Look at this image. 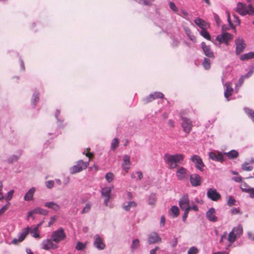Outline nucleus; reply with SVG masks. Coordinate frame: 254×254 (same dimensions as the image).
<instances>
[{"instance_id":"obj_47","label":"nucleus","mask_w":254,"mask_h":254,"mask_svg":"<svg viewBox=\"0 0 254 254\" xmlns=\"http://www.w3.org/2000/svg\"><path fill=\"white\" fill-rule=\"evenodd\" d=\"M178 14L186 19L189 18V13L185 9H181L178 12Z\"/></svg>"},{"instance_id":"obj_37","label":"nucleus","mask_w":254,"mask_h":254,"mask_svg":"<svg viewBox=\"0 0 254 254\" xmlns=\"http://www.w3.org/2000/svg\"><path fill=\"white\" fill-rule=\"evenodd\" d=\"M210 58H204L202 65L206 70H208L210 68L211 61Z\"/></svg>"},{"instance_id":"obj_21","label":"nucleus","mask_w":254,"mask_h":254,"mask_svg":"<svg viewBox=\"0 0 254 254\" xmlns=\"http://www.w3.org/2000/svg\"><path fill=\"white\" fill-rule=\"evenodd\" d=\"M194 22L201 30L206 29L209 27L208 23L201 18H196L194 20Z\"/></svg>"},{"instance_id":"obj_1","label":"nucleus","mask_w":254,"mask_h":254,"mask_svg":"<svg viewBox=\"0 0 254 254\" xmlns=\"http://www.w3.org/2000/svg\"><path fill=\"white\" fill-rule=\"evenodd\" d=\"M184 158L185 156L183 154L172 155L166 153L163 157L164 161L168 164L170 169H174L182 164Z\"/></svg>"},{"instance_id":"obj_33","label":"nucleus","mask_w":254,"mask_h":254,"mask_svg":"<svg viewBox=\"0 0 254 254\" xmlns=\"http://www.w3.org/2000/svg\"><path fill=\"white\" fill-rule=\"evenodd\" d=\"M29 232L30 228L29 227H27L24 229L22 232L19 234V238H20V241H23L25 239L27 234L29 233Z\"/></svg>"},{"instance_id":"obj_24","label":"nucleus","mask_w":254,"mask_h":254,"mask_svg":"<svg viewBox=\"0 0 254 254\" xmlns=\"http://www.w3.org/2000/svg\"><path fill=\"white\" fill-rule=\"evenodd\" d=\"M224 157L227 156L230 159H234L238 157L239 152L236 150H232L228 152H223Z\"/></svg>"},{"instance_id":"obj_42","label":"nucleus","mask_w":254,"mask_h":254,"mask_svg":"<svg viewBox=\"0 0 254 254\" xmlns=\"http://www.w3.org/2000/svg\"><path fill=\"white\" fill-rule=\"evenodd\" d=\"M86 247V243H82L80 242H78L75 246V249L77 251H82Z\"/></svg>"},{"instance_id":"obj_49","label":"nucleus","mask_w":254,"mask_h":254,"mask_svg":"<svg viewBox=\"0 0 254 254\" xmlns=\"http://www.w3.org/2000/svg\"><path fill=\"white\" fill-rule=\"evenodd\" d=\"M250 188L251 187L245 182L242 183L240 186L242 191L245 192H247Z\"/></svg>"},{"instance_id":"obj_29","label":"nucleus","mask_w":254,"mask_h":254,"mask_svg":"<svg viewBox=\"0 0 254 254\" xmlns=\"http://www.w3.org/2000/svg\"><path fill=\"white\" fill-rule=\"evenodd\" d=\"M183 28L189 39L193 42H196V38L195 36L192 34L191 30L190 28L187 26H184Z\"/></svg>"},{"instance_id":"obj_44","label":"nucleus","mask_w":254,"mask_h":254,"mask_svg":"<svg viewBox=\"0 0 254 254\" xmlns=\"http://www.w3.org/2000/svg\"><path fill=\"white\" fill-rule=\"evenodd\" d=\"M199 33L204 38L207 40H210V36L209 33L206 30V29L201 30Z\"/></svg>"},{"instance_id":"obj_11","label":"nucleus","mask_w":254,"mask_h":254,"mask_svg":"<svg viewBox=\"0 0 254 254\" xmlns=\"http://www.w3.org/2000/svg\"><path fill=\"white\" fill-rule=\"evenodd\" d=\"M164 97V94L160 92H155L154 93L150 94L148 96L145 97L142 99V102L144 104H147L153 100L163 98Z\"/></svg>"},{"instance_id":"obj_56","label":"nucleus","mask_w":254,"mask_h":254,"mask_svg":"<svg viewBox=\"0 0 254 254\" xmlns=\"http://www.w3.org/2000/svg\"><path fill=\"white\" fill-rule=\"evenodd\" d=\"M184 210V213L182 216V220L184 222H185L186 221V219L188 216V214H189L190 210H189L188 209H186V210Z\"/></svg>"},{"instance_id":"obj_62","label":"nucleus","mask_w":254,"mask_h":254,"mask_svg":"<svg viewBox=\"0 0 254 254\" xmlns=\"http://www.w3.org/2000/svg\"><path fill=\"white\" fill-rule=\"evenodd\" d=\"M193 210L195 211H198V207L195 204H194L193 203H191V206H190V210Z\"/></svg>"},{"instance_id":"obj_53","label":"nucleus","mask_w":254,"mask_h":254,"mask_svg":"<svg viewBox=\"0 0 254 254\" xmlns=\"http://www.w3.org/2000/svg\"><path fill=\"white\" fill-rule=\"evenodd\" d=\"M198 252V250L196 247H191L189 249L188 254H197Z\"/></svg>"},{"instance_id":"obj_23","label":"nucleus","mask_w":254,"mask_h":254,"mask_svg":"<svg viewBox=\"0 0 254 254\" xmlns=\"http://www.w3.org/2000/svg\"><path fill=\"white\" fill-rule=\"evenodd\" d=\"M36 191L35 188L30 189L25 194L24 199L25 201H30L33 199V195Z\"/></svg>"},{"instance_id":"obj_54","label":"nucleus","mask_w":254,"mask_h":254,"mask_svg":"<svg viewBox=\"0 0 254 254\" xmlns=\"http://www.w3.org/2000/svg\"><path fill=\"white\" fill-rule=\"evenodd\" d=\"M235 199L232 196H230L227 201V203L229 206H232L235 204Z\"/></svg>"},{"instance_id":"obj_2","label":"nucleus","mask_w":254,"mask_h":254,"mask_svg":"<svg viewBox=\"0 0 254 254\" xmlns=\"http://www.w3.org/2000/svg\"><path fill=\"white\" fill-rule=\"evenodd\" d=\"M236 11H237L241 15H245L246 14L254 15V8L251 4L247 5L242 2H239L236 7ZM254 24V21H253Z\"/></svg>"},{"instance_id":"obj_45","label":"nucleus","mask_w":254,"mask_h":254,"mask_svg":"<svg viewBox=\"0 0 254 254\" xmlns=\"http://www.w3.org/2000/svg\"><path fill=\"white\" fill-rule=\"evenodd\" d=\"M32 236L35 238H39L40 235L38 232V227H35L29 232Z\"/></svg>"},{"instance_id":"obj_36","label":"nucleus","mask_w":254,"mask_h":254,"mask_svg":"<svg viewBox=\"0 0 254 254\" xmlns=\"http://www.w3.org/2000/svg\"><path fill=\"white\" fill-rule=\"evenodd\" d=\"M140 247V243L138 239H134L132 241V243L130 245L131 250L133 252L135 250L138 249Z\"/></svg>"},{"instance_id":"obj_31","label":"nucleus","mask_w":254,"mask_h":254,"mask_svg":"<svg viewBox=\"0 0 254 254\" xmlns=\"http://www.w3.org/2000/svg\"><path fill=\"white\" fill-rule=\"evenodd\" d=\"M179 212V208L177 206L174 205L171 208L169 213L173 218H176L178 216Z\"/></svg>"},{"instance_id":"obj_12","label":"nucleus","mask_w":254,"mask_h":254,"mask_svg":"<svg viewBox=\"0 0 254 254\" xmlns=\"http://www.w3.org/2000/svg\"><path fill=\"white\" fill-rule=\"evenodd\" d=\"M179 206L182 210H190V203L188 194H184L180 199Z\"/></svg>"},{"instance_id":"obj_63","label":"nucleus","mask_w":254,"mask_h":254,"mask_svg":"<svg viewBox=\"0 0 254 254\" xmlns=\"http://www.w3.org/2000/svg\"><path fill=\"white\" fill-rule=\"evenodd\" d=\"M232 180L238 183L242 182V178L241 177H233Z\"/></svg>"},{"instance_id":"obj_55","label":"nucleus","mask_w":254,"mask_h":254,"mask_svg":"<svg viewBox=\"0 0 254 254\" xmlns=\"http://www.w3.org/2000/svg\"><path fill=\"white\" fill-rule=\"evenodd\" d=\"M170 8L174 12H176L178 11V9L175 4L173 2H169Z\"/></svg>"},{"instance_id":"obj_28","label":"nucleus","mask_w":254,"mask_h":254,"mask_svg":"<svg viewBox=\"0 0 254 254\" xmlns=\"http://www.w3.org/2000/svg\"><path fill=\"white\" fill-rule=\"evenodd\" d=\"M39 101V93L37 91H35L32 96L31 104L33 105V108H35L36 104Z\"/></svg>"},{"instance_id":"obj_5","label":"nucleus","mask_w":254,"mask_h":254,"mask_svg":"<svg viewBox=\"0 0 254 254\" xmlns=\"http://www.w3.org/2000/svg\"><path fill=\"white\" fill-rule=\"evenodd\" d=\"M113 188V186H112L111 187H105L104 188H101V195L102 196L105 197L104 204L106 206L108 205V202L111 197V191Z\"/></svg>"},{"instance_id":"obj_10","label":"nucleus","mask_w":254,"mask_h":254,"mask_svg":"<svg viewBox=\"0 0 254 254\" xmlns=\"http://www.w3.org/2000/svg\"><path fill=\"white\" fill-rule=\"evenodd\" d=\"M190 160L194 164L195 167L200 171H203L204 164L201 158L197 155H193L190 157Z\"/></svg>"},{"instance_id":"obj_9","label":"nucleus","mask_w":254,"mask_h":254,"mask_svg":"<svg viewBox=\"0 0 254 254\" xmlns=\"http://www.w3.org/2000/svg\"><path fill=\"white\" fill-rule=\"evenodd\" d=\"M235 43L236 45V55H239L243 52L246 47V44L245 43L244 39L240 37L235 40Z\"/></svg>"},{"instance_id":"obj_64","label":"nucleus","mask_w":254,"mask_h":254,"mask_svg":"<svg viewBox=\"0 0 254 254\" xmlns=\"http://www.w3.org/2000/svg\"><path fill=\"white\" fill-rule=\"evenodd\" d=\"M7 205H4L0 209V215L3 214L4 212L7 209Z\"/></svg>"},{"instance_id":"obj_51","label":"nucleus","mask_w":254,"mask_h":254,"mask_svg":"<svg viewBox=\"0 0 254 254\" xmlns=\"http://www.w3.org/2000/svg\"><path fill=\"white\" fill-rule=\"evenodd\" d=\"M123 160V164H127L128 165H130L131 164L130 157L128 155L126 154L124 155Z\"/></svg>"},{"instance_id":"obj_34","label":"nucleus","mask_w":254,"mask_h":254,"mask_svg":"<svg viewBox=\"0 0 254 254\" xmlns=\"http://www.w3.org/2000/svg\"><path fill=\"white\" fill-rule=\"evenodd\" d=\"M136 206V203L134 201H130L127 202V204L126 203L123 204V208L124 209L127 211H129L131 207H134Z\"/></svg>"},{"instance_id":"obj_60","label":"nucleus","mask_w":254,"mask_h":254,"mask_svg":"<svg viewBox=\"0 0 254 254\" xmlns=\"http://www.w3.org/2000/svg\"><path fill=\"white\" fill-rule=\"evenodd\" d=\"M178 244V239L177 237H174L173 241L170 243V245L172 248L176 247Z\"/></svg>"},{"instance_id":"obj_6","label":"nucleus","mask_w":254,"mask_h":254,"mask_svg":"<svg viewBox=\"0 0 254 254\" xmlns=\"http://www.w3.org/2000/svg\"><path fill=\"white\" fill-rule=\"evenodd\" d=\"M233 35L231 34L222 32L221 34L217 36L216 40L219 41L220 44L224 43L226 45L229 44V42L233 38Z\"/></svg>"},{"instance_id":"obj_20","label":"nucleus","mask_w":254,"mask_h":254,"mask_svg":"<svg viewBox=\"0 0 254 254\" xmlns=\"http://www.w3.org/2000/svg\"><path fill=\"white\" fill-rule=\"evenodd\" d=\"M187 172V170L185 168L183 167H179L176 172V175L178 179L179 180H183L186 177Z\"/></svg>"},{"instance_id":"obj_58","label":"nucleus","mask_w":254,"mask_h":254,"mask_svg":"<svg viewBox=\"0 0 254 254\" xmlns=\"http://www.w3.org/2000/svg\"><path fill=\"white\" fill-rule=\"evenodd\" d=\"M239 213H241L239 208H233L231 209V214L232 215H236Z\"/></svg>"},{"instance_id":"obj_3","label":"nucleus","mask_w":254,"mask_h":254,"mask_svg":"<svg viewBox=\"0 0 254 254\" xmlns=\"http://www.w3.org/2000/svg\"><path fill=\"white\" fill-rule=\"evenodd\" d=\"M65 238L66 235L62 228H60L57 230L53 232L51 235V239L57 244Z\"/></svg>"},{"instance_id":"obj_48","label":"nucleus","mask_w":254,"mask_h":254,"mask_svg":"<svg viewBox=\"0 0 254 254\" xmlns=\"http://www.w3.org/2000/svg\"><path fill=\"white\" fill-rule=\"evenodd\" d=\"M242 169L246 171H252L253 167L252 166H249V163L245 162L242 166Z\"/></svg>"},{"instance_id":"obj_43","label":"nucleus","mask_w":254,"mask_h":254,"mask_svg":"<svg viewBox=\"0 0 254 254\" xmlns=\"http://www.w3.org/2000/svg\"><path fill=\"white\" fill-rule=\"evenodd\" d=\"M119 139L117 138H115L113 139L111 144V148L112 150L116 149L119 146Z\"/></svg>"},{"instance_id":"obj_8","label":"nucleus","mask_w":254,"mask_h":254,"mask_svg":"<svg viewBox=\"0 0 254 254\" xmlns=\"http://www.w3.org/2000/svg\"><path fill=\"white\" fill-rule=\"evenodd\" d=\"M93 246L98 250H103L105 248L103 238L99 234H96L93 237Z\"/></svg>"},{"instance_id":"obj_40","label":"nucleus","mask_w":254,"mask_h":254,"mask_svg":"<svg viewBox=\"0 0 254 254\" xmlns=\"http://www.w3.org/2000/svg\"><path fill=\"white\" fill-rule=\"evenodd\" d=\"M244 111L254 123V111L248 108H245Z\"/></svg>"},{"instance_id":"obj_27","label":"nucleus","mask_w":254,"mask_h":254,"mask_svg":"<svg viewBox=\"0 0 254 254\" xmlns=\"http://www.w3.org/2000/svg\"><path fill=\"white\" fill-rule=\"evenodd\" d=\"M232 231L235 233V235L238 238L243 234V227L241 225H239L237 227H234Z\"/></svg>"},{"instance_id":"obj_38","label":"nucleus","mask_w":254,"mask_h":254,"mask_svg":"<svg viewBox=\"0 0 254 254\" xmlns=\"http://www.w3.org/2000/svg\"><path fill=\"white\" fill-rule=\"evenodd\" d=\"M156 195L155 193H152L149 195L148 200V203L150 205H154L156 201Z\"/></svg>"},{"instance_id":"obj_41","label":"nucleus","mask_w":254,"mask_h":254,"mask_svg":"<svg viewBox=\"0 0 254 254\" xmlns=\"http://www.w3.org/2000/svg\"><path fill=\"white\" fill-rule=\"evenodd\" d=\"M105 179L109 183L112 182L115 178V176L113 173L108 172L106 173L105 176Z\"/></svg>"},{"instance_id":"obj_14","label":"nucleus","mask_w":254,"mask_h":254,"mask_svg":"<svg viewBox=\"0 0 254 254\" xmlns=\"http://www.w3.org/2000/svg\"><path fill=\"white\" fill-rule=\"evenodd\" d=\"M201 48L203 51L204 54L209 58L214 59L215 58L214 55L212 51L211 50L210 47L207 45L205 42H202L201 43Z\"/></svg>"},{"instance_id":"obj_39","label":"nucleus","mask_w":254,"mask_h":254,"mask_svg":"<svg viewBox=\"0 0 254 254\" xmlns=\"http://www.w3.org/2000/svg\"><path fill=\"white\" fill-rule=\"evenodd\" d=\"M237 238L235 233L231 231L228 235L227 239L230 244H232L235 242Z\"/></svg>"},{"instance_id":"obj_15","label":"nucleus","mask_w":254,"mask_h":254,"mask_svg":"<svg viewBox=\"0 0 254 254\" xmlns=\"http://www.w3.org/2000/svg\"><path fill=\"white\" fill-rule=\"evenodd\" d=\"M207 197L213 201H217L221 197L220 194L213 188L209 189L207 192Z\"/></svg>"},{"instance_id":"obj_32","label":"nucleus","mask_w":254,"mask_h":254,"mask_svg":"<svg viewBox=\"0 0 254 254\" xmlns=\"http://www.w3.org/2000/svg\"><path fill=\"white\" fill-rule=\"evenodd\" d=\"M253 58H254V52H250L248 53L244 54L240 57V60L243 61Z\"/></svg>"},{"instance_id":"obj_25","label":"nucleus","mask_w":254,"mask_h":254,"mask_svg":"<svg viewBox=\"0 0 254 254\" xmlns=\"http://www.w3.org/2000/svg\"><path fill=\"white\" fill-rule=\"evenodd\" d=\"M61 112L59 110H57L55 114V117L57 120L58 126L59 127H64V125L63 124L64 119L62 118H60L59 116L60 115Z\"/></svg>"},{"instance_id":"obj_52","label":"nucleus","mask_w":254,"mask_h":254,"mask_svg":"<svg viewBox=\"0 0 254 254\" xmlns=\"http://www.w3.org/2000/svg\"><path fill=\"white\" fill-rule=\"evenodd\" d=\"M14 192V190H11L7 192V195L5 198V200L7 202L10 201L11 199V198H12Z\"/></svg>"},{"instance_id":"obj_16","label":"nucleus","mask_w":254,"mask_h":254,"mask_svg":"<svg viewBox=\"0 0 254 254\" xmlns=\"http://www.w3.org/2000/svg\"><path fill=\"white\" fill-rule=\"evenodd\" d=\"M209 157L213 161L222 162L224 161V154L222 152L218 151L217 153L210 152L209 153Z\"/></svg>"},{"instance_id":"obj_13","label":"nucleus","mask_w":254,"mask_h":254,"mask_svg":"<svg viewBox=\"0 0 254 254\" xmlns=\"http://www.w3.org/2000/svg\"><path fill=\"white\" fill-rule=\"evenodd\" d=\"M53 242L54 241L52 239H48L44 240L42 243V249L46 250H49L50 249L55 250L57 249L59 247L58 244H54Z\"/></svg>"},{"instance_id":"obj_59","label":"nucleus","mask_w":254,"mask_h":254,"mask_svg":"<svg viewBox=\"0 0 254 254\" xmlns=\"http://www.w3.org/2000/svg\"><path fill=\"white\" fill-rule=\"evenodd\" d=\"M247 193L249 194V196L251 198H254V188H250L247 191Z\"/></svg>"},{"instance_id":"obj_57","label":"nucleus","mask_w":254,"mask_h":254,"mask_svg":"<svg viewBox=\"0 0 254 254\" xmlns=\"http://www.w3.org/2000/svg\"><path fill=\"white\" fill-rule=\"evenodd\" d=\"M46 186L48 189H52L54 187V181H48L45 182Z\"/></svg>"},{"instance_id":"obj_7","label":"nucleus","mask_w":254,"mask_h":254,"mask_svg":"<svg viewBox=\"0 0 254 254\" xmlns=\"http://www.w3.org/2000/svg\"><path fill=\"white\" fill-rule=\"evenodd\" d=\"M182 124L181 126L183 129V131L186 133H190L192 127V124L191 121L187 117H182Z\"/></svg>"},{"instance_id":"obj_17","label":"nucleus","mask_w":254,"mask_h":254,"mask_svg":"<svg viewBox=\"0 0 254 254\" xmlns=\"http://www.w3.org/2000/svg\"><path fill=\"white\" fill-rule=\"evenodd\" d=\"M190 180L191 185L192 187H197L201 185V179L200 176L196 174H193L190 175Z\"/></svg>"},{"instance_id":"obj_26","label":"nucleus","mask_w":254,"mask_h":254,"mask_svg":"<svg viewBox=\"0 0 254 254\" xmlns=\"http://www.w3.org/2000/svg\"><path fill=\"white\" fill-rule=\"evenodd\" d=\"M44 206L46 207L51 208L57 211L59 210L60 206L54 201L46 202L44 204Z\"/></svg>"},{"instance_id":"obj_61","label":"nucleus","mask_w":254,"mask_h":254,"mask_svg":"<svg viewBox=\"0 0 254 254\" xmlns=\"http://www.w3.org/2000/svg\"><path fill=\"white\" fill-rule=\"evenodd\" d=\"M122 167L123 170L127 173L128 172L130 168L129 165L125 164H122Z\"/></svg>"},{"instance_id":"obj_46","label":"nucleus","mask_w":254,"mask_h":254,"mask_svg":"<svg viewBox=\"0 0 254 254\" xmlns=\"http://www.w3.org/2000/svg\"><path fill=\"white\" fill-rule=\"evenodd\" d=\"M91 203L90 202H88L86 204L85 207L83 208L81 211L82 214L87 213L89 212L91 209Z\"/></svg>"},{"instance_id":"obj_4","label":"nucleus","mask_w":254,"mask_h":254,"mask_svg":"<svg viewBox=\"0 0 254 254\" xmlns=\"http://www.w3.org/2000/svg\"><path fill=\"white\" fill-rule=\"evenodd\" d=\"M89 160L86 162H84L82 160L78 161L76 165L70 168V173L74 174L86 169L89 165Z\"/></svg>"},{"instance_id":"obj_30","label":"nucleus","mask_w":254,"mask_h":254,"mask_svg":"<svg viewBox=\"0 0 254 254\" xmlns=\"http://www.w3.org/2000/svg\"><path fill=\"white\" fill-rule=\"evenodd\" d=\"M21 155V153L20 152L18 153V155H12L8 157L7 159V162L8 164H12L14 162H17L19 159L20 156Z\"/></svg>"},{"instance_id":"obj_50","label":"nucleus","mask_w":254,"mask_h":254,"mask_svg":"<svg viewBox=\"0 0 254 254\" xmlns=\"http://www.w3.org/2000/svg\"><path fill=\"white\" fill-rule=\"evenodd\" d=\"M154 0H138V2L145 5L150 6Z\"/></svg>"},{"instance_id":"obj_18","label":"nucleus","mask_w":254,"mask_h":254,"mask_svg":"<svg viewBox=\"0 0 254 254\" xmlns=\"http://www.w3.org/2000/svg\"><path fill=\"white\" fill-rule=\"evenodd\" d=\"M207 219L211 222H216L218 220L215 216V209L212 207L210 208L206 213Z\"/></svg>"},{"instance_id":"obj_19","label":"nucleus","mask_w":254,"mask_h":254,"mask_svg":"<svg viewBox=\"0 0 254 254\" xmlns=\"http://www.w3.org/2000/svg\"><path fill=\"white\" fill-rule=\"evenodd\" d=\"M161 241V238L156 233H153L148 236V242L149 245L155 244Z\"/></svg>"},{"instance_id":"obj_22","label":"nucleus","mask_w":254,"mask_h":254,"mask_svg":"<svg viewBox=\"0 0 254 254\" xmlns=\"http://www.w3.org/2000/svg\"><path fill=\"white\" fill-rule=\"evenodd\" d=\"M225 90L224 91V96L227 99V100L229 101L230 99L229 97L232 94L233 92V89L231 87L228 83L225 84Z\"/></svg>"},{"instance_id":"obj_35","label":"nucleus","mask_w":254,"mask_h":254,"mask_svg":"<svg viewBox=\"0 0 254 254\" xmlns=\"http://www.w3.org/2000/svg\"><path fill=\"white\" fill-rule=\"evenodd\" d=\"M33 212H35V214H39L43 215H47L49 212V211L46 209H44L40 207H36L34 208L33 209Z\"/></svg>"}]
</instances>
